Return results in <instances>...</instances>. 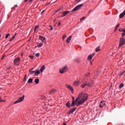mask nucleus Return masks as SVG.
<instances>
[{
    "label": "nucleus",
    "mask_w": 125,
    "mask_h": 125,
    "mask_svg": "<svg viewBox=\"0 0 125 125\" xmlns=\"http://www.w3.org/2000/svg\"><path fill=\"white\" fill-rule=\"evenodd\" d=\"M25 1L26 2V1H28V0H25Z\"/></svg>",
    "instance_id": "54"
},
{
    "label": "nucleus",
    "mask_w": 125,
    "mask_h": 125,
    "mask_svg": "<svg viewBox=\"0 0 125 125\" xmlns=\"http://www.w3.org/2000/svg\"><path fill=\"white\" fill-rule=\"evenodd\" d=\"M119 26H120V24H118L117 25V26L116 27V28H115V29L114 30L115 32H116L117 31V30H118V28H119Z\"/></svg>",
    "instance_id": "31"
},
{
    "label": "nucleus",
    "mask_w": 125,
    "mask_h": 125,
    "mask_svg": "<svg viewBox=\"0 0 125 125\" xmlns=\"http://www.w3.org/2000/svg\"><path fill=\"white\" fill-rule=\"evenodd\" d=\"M0 37H1V35H0Z\"/></svg>",
    "instance_id": "59"
},
{
    "label": "nucleus",
    "mask_w": 125,
    "mask_h": 125,
    "mask_svg": "<svg viewBox=\"0 0 125 125\" xmlns=\"http://www.w3.org/2000/svg\"><path fill=\"white\" fill-rule=\"evenodd\" d=\"M66 38H67V36H66V35H64L62 36V41H64L65 40V39H66Z\"/></svg>",
    "instance_id": "30"
},
{
    "label": "nucleus",
    "mask_w": 125,
    "mask_h": 125,
    "mask_svg": "<svg viewBox=\"0 0 125 125\" xmlns=\"http://www.w3.org/2000/svg\"><path fill=\"white\" fill-rule=\"evenodd\" d=\"M15 36H16V34H15Z\"/></svg>",
    "instance_id": "60"
},
{
    "label": "nucleus",
    "mask_w": 125,
    "mask_h": 125,
    "mask_svg": "<svg viewBox=\"0 0 125 125\" xmlns=\"http://www.w3.org/2000/svg\"><path fill=\"white\" fill-rule=\"evenodd\" d=\"M25 1L26 2V1H28V0H25Z\"/></svg>",
    "instance_id": "55"
},
{
    "label": "nucleus",
    "mask_w": 125,
    "mask_h": 125,
    "mask_svg": "<svg viewBox=\"0 0 125 125\" xmlns=\"http://www.w3.org/2000/svg\"><path fill=\"white\" fill-rule=\"evenodd\" d=\"M39 39H40L41 41H42V42H44V41H45V40L46 39V38L44 37H43L41 35L39 36Z\"/></svg>",
    "instance_id": "10"
},
{
    "label": "nucleus",
    "mask_w": 125,
    "mask_h": 125,
    "mask_svg": "<svg viewBox=\"0 0 125 125\" xmlns=\"http://www.w3.org/2000/svg\"><path fill=\"white\" fill-rule=\"evenodd\" d=\"M76 109L77 108L74 107L68 112V114H72V113H74V112L76 111Z\"/></svg>",
    "instance_id": "14"
},
{
    "label": "nucleus",
    "mask_w": 125,
    "mask_h": 125,
    "mask_svg": "<svg viewBox=\"0 0 125 125\" xmlns=\"http://www.w3.org/2000/svg\"><path fill=\"white\" fill-rule=\"evenodd\" d=\"M30 58H31V59H34V57L33 56H30Z\"/></svg>",
    "instance_id": "40"
},
{
    "label": "nucleus",
    "mask_w": 125,
    "mask_h": 125,
    "mask_svg": "<svg viewBox=\"0 0 125 125\" xmlns=\"http://www.w3.org/2000/svg\"><path fill=\"white\" fill-rule=\"evenodd\" d=\"M124 85H125L124 84V83H121L119 86V88H123V87H124Z\"/></svg>",
    "instance_id": "29"
},
{
    "label": "nucleus",
    "mask_w": 125,
    "mask_h": 125,
    "mask_svg": "<svg viewBox=\"0 0 125 125\" xmlns=\"http://www.w3.org/2000/svg\"><path fill=\"white\" fill-rule=\"evenodd\" d=\"M49 27H51V29H50V30H51V31H52V30H53V27H52V26H51V25H49Z\"/></svg>",
    "instance_id": "37"
},
{
    "label": "nucleus",
    "mask_w": 125,
    "mask_h": 125,
    "mask_svg": "<svg viewBox=\"0 0 125 125\" xmlns=\"http://www.w3.org/2000/svg\"><path fill=\"white\" fill-rule=\"evenodd\" d=\"M30 70H31V71H33V70H34V68H31Z\"/></svg>",
    "instance_id": "49"
},
{
    "label": "nucleus",
    "mask_w": 125,
    "mask_h": 125,
    "mask_svg": "<svg viewBox=\"0 0 125 125\" xmlns=\"http://www.w3.org/2000/svg\"><path fill=\"white\" fill-rule=\"evenodd\" d=\"M68 70V66H67V65H65L59 69V72L60 74H64V73H66V72H67Z\"/></svg>",
    "instance_id": "2"
},
{
    "label": "nucleus",
    "mask_w": 125,
    "mask_h": 125,
    "mask_svg": "<svg viewBox=\"0 0 125 125\" xmlns=\"http://www.w3.org/2000/svg\"><path fill=\"white\" fill-rule=\"evenodd\" d=\"M125 32L122 33V37H125Z\"/></svg>",
    "instance_id": "39"
},
{
    "label": "nucleus",
    "mask_w": 125,
    "mask_h": 125,
    "mask_svg": "<svg viewBox=\"0 0 125 125\" xmlns=\"http://www.w3.org/2000/svg\"><path fill=\"white\" fill-rule=\"evenodd\" d=\"M70 104H71V103H70V102H69L66 103V107H68V108H70V107H72V106L70 105Z\"/></svg>",
    "instance_id": "21"
},
{
    "label": "nucleus",
    "mask_w": 125,
    "mask_h": 125,
    "mask_svg": "<svg viewBox=\"0 0 125 125\" xmlns=\"http://www.w3.org/2000/svg\"><path fill=\"white\" fill-rule=\"evenodd\" d=\"M44 70H45V66L43 65L42 66V67L40 69L41 73H42L43 72V71H44Z\"/></svg>",
    "instance_id": "15"
},
{
    "label": "nucleus",
    "mask_w": 125,
    "mask_h": 125,
    "mask_svg": "<svg viewBox=\"0 0 125 125\" xmlns=\"http://www.w3.org/2000/svg\"><path fill=\"white\" fill-rule=\"evenodd\" d=\"M100 50V46H98L96 48V52H98Z\"/></svg>",
    "instance_id": "27"
},
{
    "label": "nucleus",
    "mask_w": 125,
    "mask_h": 125,
    "mask_svg": "<svg viewBox=\"0 0 125 125\" xmlns=\"http://www.w3.org/2000/svg\"><path fill=\"white\" fill-rule=\"evenodd\" d=\"M18 6L17 5H15V7H17Z\"/></svg>",
    "instance_id": "46"
},
{
    "label": "nucleus",
    "mask_w": 125,
    "mask_h": 125,
    "mask_svg": "<svg viewBox=\"0 0 125 125\" xmlns=\"http://www.w3.org/2000/svg\"><path fill=\"white\" fill-rule=\"evenodd\" d=\"M91 64H92V62H91V61H90Z\"/></svg>",
    "instance_id": "57"
},
{
    "label": "nucleus",
    "mask_w": 125,
    "mask_h": 125,
    "mask_svg": "<svg viewBox=\"0 0 125 125\" xmlns=\"http://www.w3.org/2000/svg\"><path fill=\"white\" fill-rule=\"evenodd\" d=\"M21 56H23V53L21 54Z\"/></svg>",
    "instance_id": "53"
},
{
    "label": "nucleus",
    "mask_w": 125,
    "mask_h": 125,
    "mask_svg": "<svg viewBox=\"0 0 125 125\" xmlns=\"http://www.w3.org/2000/svg\"><path fill=\"white\" fill-rule=\"evenodd\" d=\"M94 55H95V53H93V54L89 55L88 56L87 60H89L90 61V60H91V59H92V57H93V56H94Z\"/></svg>",
    "instance_id": "9"
},
{
    "label": "nucleus",
    "mask_w": 125,
    "mask_h": 125,
    "mask_svg": "<svg viewBox=\"0 0 125 125\" xmlns=\"http://www.w3.org/2000/svg\"><path fill=\"white\" fill-rule=\"evenodd\" d=\"M29 73H30L31 75H34L36 73V71H33L32 70H29Z\"/></svg>",
    "instance_id": "22"
},
{
    "label": "nucleus",
    "mask_w": 125,
    "mask_h": 125,
    "mask_svg": "<svg viewBox=\"0 0 125 125\" xmlns=\"http://www.w3.org/2000/svg\"><path fill=\"white\" fill-rule=\"evenodd\" d=\"M28 83H33V79L32 78H30L28 81Z\"/></svg>",
    "instance_id": "25"
},
{
    "label": "nucleus",
    "mask_w": 125,
    "mask_h": 125,
    "mask_svg": "<svg viewBox=\"0 0 125 125\" xmlns=\"http://www.w3.org/2000/svg\"><path fill=\"white\" fill-rule=\"evenodd\" d=\"M71 40H72V37L70 36L67 38L66 42H67V43H70Z\"/></svg>",
    "instance_id": "13"
},
{
    "label": "nucleus",
    "mask_w": 125,
    "mask_h": 125,
    "mask_svg": "<svg viewBox=\"0 0 125 125\" xmlns=\"http://www.w3.org/2000/svg\"><path fill=\"white\" fill-rule=\"evenodd\" d=\"M44 10H43L42 11V13H44Z\"/></svg>",
    "instance_id": "44"
},
{
    "label": "nucleus",
    "mask_w": 125,
    "mask_h": 125,
    "mask_svg": "<svg viewBox=\"0 0 125 125\" xmlns=\"http://www.w3.org/2000/svg\"><path fill=\"white\" fill-rule=\"evenodd\" d=\"M83 6V4H80L78 5H77L76 7H75L73 10H72V12L74 11H77V10L80 9V8H81V7H82V6Z\"/></svg>",
    "instance_id": "5"
},
{
    "label": "nucleus",
    "mask_w": 125,
    "mask_h": 125,
    "mask_svg": "<svg viewBox=\"0 0 125 125\" xmlns=\"http://www.w3.org/2000/svg\"><path fill=\"white\" fill-rule=\"evenodd\" d=\"M53 21H54V22H55V21H56V20L54 19V20H53Z\"/></svg>",
    "instance_id": "47"
},
{
    "label": "nucleus",
    "mask_w": 125,
    "mask_h": 125,
    "mask_svg": "<svg viewBox=\"0 0 125 125\" xmlns=\"http://www.w3.org/2000/svg\"><path fill=\"white\" fill-rule=\"evenodd\" d=\"M89 75H90V74L88 73V74H87L86 75V77H88V76H89Z\"/></svg>",
    "instance_id": "42"
},
{
    "label": "nucleus",
    "mask_w": 125,
    "mask_h": 125,
    "mask_svg": "<svg viewBox=\"0 0 125 125\" xmlns=\"http://www.w3.org/2000/svg\"><path fill=\"white\" fill-rule=\"evenodd\" d=\"M10 35V34L8 33L7 35H6L5 36V39H7L8 37Z\"/></svg>",
    "instance_id": "35"
},
{
    "label": "nucleus",
    "mask_w": 125,
    "mask_h": 125,
    "mask_svg": "<svg viewBox=\"0 0 125 125\" xmlns=\"http://www.w3.org/2000/svg\"><path fill=\"white\" fill-rule=\"evenodd\" d=\"M119 32H123L125 33V30L124 28H120L119 29Z\"/></svg>",
    "instance_id": "28"
},
{
    "label": "nucleus",
    "mask_w": 125,
    "mask_h": 125,
    "mask_svg": "<svg viewBox=\"0 0 125 125\" xmlns=\"http://www.w3.org/2000/svg\"><path fill=\"white\" fill-rule=\"evenodd\" d=\"M61 22H59V25H61Z\"/></svg>",
    "instance_id": "48"
},
{
    "label": "nucleus",
    "mask_w": 125,
    "mask_h": 125,
    "mask_svg": "<svg viewBox=\"0 0 125 125\" xmlns=\"http://www.w3.org/2000/svg\"><path fill=\"white\" fill-rule=\"evenodd\" d=\"M0 102H5V101H3L1 99V98L0 97Z\"/></svg>",
    "instance_id": "36"
},
{
    "label": "nucleus",
    "mask_w": 125,
    "mask_h": 125,
    "mask_svg": "<svg viewBox=\"0 0 125 125\" xmlns=\"http://www.w3.org/2000/svg\"><path fill=\"white\" fill-rule=\"evenodd\" d=\"M29 1H33V0H29Z\"/></svg>",
    "instance_id": "52"
},
{
    "label": "nucleus",
    "mask_w": 125,
    "mask_h": 125,
    "mask_svg": "<svg viewBox=\"0 0 125 125\" xmlns=\"http://www.w3.org/2000/svg\"><path fill=\"white\" fill-rule=\"evenodd\" d=\"M38 28H39V25H36L35 26V27L34 28V31L36 32V31L37 30V29H38Z\"/></svg>",
    "instance_id": "32"
},
{
    "label": "nucleus",
    "mask_w": 125,
    "mask_h": 125,
    "mask_svg": "<svg viewBox=\"0 0 125 125\" xmlns=\"http://www.w3.org/2000/svg\"><path fill=\"white\" fill-rule=\"evenodd\" d=\"M88 98V95L87 94L84 93L83 92L80 93L78 98L75 100L76 106H79V105L84 103V102L87 100Z\"/></svg>",
    "instance_id": "1"
},
{
    "label": "nucleus",
    "mask_w": 125,
    "mask_h": 125,
    "mask_svg": "<svg viewBox=\"0 0 125 125\" xmlns=\"http://www.w3.org/2000/svg\"><path fill=\"white\" fill-rule=\"evenodd\" d=\"M74 99H75V98L73 97V102L71 104V107H74V106H76V101H74Z\"/></svg>",
    "instance_id": "12"
},
{
    "label": "nucleus",
    "mask_w": 125,
    "mask_h": 125,
    "mask_svg": "<svg viewBox=\"0 0 125 125\" xmlns=\"http://www.w3.org/2000/svg\"><path fill=\"white\" fill-rule=\"evenodd\" d=\"M70 11H66L65 12H63V14L62 16H61V17H64V16H66L67 14L69 13Z\"/></svg>",
    "instance_id": "11"
},
{
    "label": "nucleus",
    "mask_w": 125,
    "mask_h": 125,
    "mask_svg": "<svg viewBox=\"0 0 125 125\" xmlns=\"http://www.w3.org/2000/svg\"><path fill=\"white\" fill-rule=\"evenodd\" d=\"M25 1L26 2V1H28V0H25Z\"/></svg>",
    "instance_id": "56"
},
{
    "label": "nucleus",
    "mask_w": 125,
    "mask_h": 125,
    "mask_svg": "<svg viewBox=\"0 0 125 125\" xmlns=\"http://www.w3.org/2000/svg\"><path fill=\"white\" fill-rule=\"evenodd\" d=\"M35 56H36V57H40V54L39 53H37L35 54Z\"/></svg>",
    "instance_id": "34"
},
{
    "label": "nucleus",
    "mask_w": 125,
    "mask_h": 125,
    "mask_svg": "<svg viewBox=\"0 0 125 125\" xmlns=\"http://www.w3.org/2000/svg\"><path fill=\"white\" fill-rule=\"evenodd\" d=\"M27 78V75H25L24 78V81H26V79Z\"/></svg>",
    "instance_id": "38"
},
{
    "label": "nucleus",
    "mask_w": 125,
    "mask_h": 125,
    "mask_svg": "<svg viewBox=\"0 0 125 125\" xmlns=\"http://www.w3.org/2000/svg\"><path fill=\"white\" fill-rule=\"evenodd\" d=\"M80 1H81V0L78 1V2H80Z\"/></svg>",
    "instance_id": "58"
},
{
    "label": "nucleus",
    "mask_w": 125,
    "mask_h": 125,
    "mask_svg": "<svg viewBox=\"0 0 125 125\" xmlns=\"http://www.w3.org/2000/svg\"><path fill=\"white\" fill-rule=\"evenodd\" d=\"M41 74V71L39 70H36L35 73V76H38V75H40Z\"/></svg>",
    "instance_id": "16"
},
{
    "label": "nucleus",
    "mask_w": 125,
    "mask_h": 125,
    "mask_svg": "<svg viewBox=\"0 0 125 125\" xmlns=\"http://www.w3.org/2000/svg\"><path fill=\"white\" fill-rule=\"evenodd\" d=\"M60 10H58L56 11V12H58V11H59Z\"/></svg>",
    "instance_id": "50"
},
{
    "label": "nucleus",
    "mask_w": 125,
    "mask_h": 125,
    "mask_svg": "<svg viewBox=\"0 0 125 125\" xmlns=\"http://www.w3.org/2000/svg\"><path fill=\"white\" fill-rule=\"evenodd\" d=\"M5 56V55H4L3 57H2V58H1V60H2V59H3V58H4V57Z\"/></svg>",
    "instance_id": "43"
},
{
    "label": "nucleus",
    "mask_w": 125,
    "mask_h": 125,
    "mask_svg": "<svg viewBox=\"0 0 125 125\" xmlns=\"http://www.w3.org/2000/svg\"><path fill=\"white\" fill-rule=\"evenodd\" d=\"M20 61V58L18 57L15 59L14 61V64H15V65H18V63H19Z\"/></svg>",
    "instance_id": "8"
},
{
    "label": "nucleus",
    "mask_w": 125,
    "mask_h": 125,
    "mask_svg": "<svg viewBox=\"0 0 125 125\" xmlns=\"http://www.w3.org/2000/svg\"><path fill=\"white\" fill-rule=\"evenodd\" d=\"M14 39H15V36H14L11 39H10V42H11V41H13Z\"/></svg>",
    "instance_id": "33"
},
{
    "label": "nucleus",
    "mask_w": 125,
    "mask_h": 125,
    "mask_svg": "<svg viewBox=\"0 0 125 125\" xmlns=\"http://www.w3.org/2000/svg\"><path fill=\"white\" fill-rule=\"evenodd\" d=\"M124 73H125V71H123L121 75H123V74H124Z\"/></svg>",
    "instance_id": "45"
},
{
    "label": "nucleus",
    "mask_w": 125,
    "mask_h": 125,
    "mask_svg": "<svg viewBox=\"0 0 125 125\" xmlns=\"http://www.w3.org/2000/svg\"><path fill=\"white\" fill-rule=\"evenodd\" d=\"M66 87L71 91L72 93H74V88L72 85L70 84H66Z\"/></svg>",
    "instance_id": "7"
},
{
    "label": "nucleus",
    "mask_w": 125,
    "mask_h": 125,
    "mask_svg": "<svg viewBox=\"0 0 125 125\" xmlns=\"http://www.w3.org/2000/svg\"><path fill=\"white\" fill-rule=\"evenodd\" d=\"M42 45H43V42H41L38 44L37 46L38 47H41V46H42Z\"/></svg>",
    "instance_id": "23"
},
{
    "label": "nucleus",
    "mask_w": 125,
    "mask_h": 125,
    "mask_svg": "<svg viewBox=\"0 0 125 125\" xmlns=\"http://www.w3.org/2000/svg\"><path fill=\"white\" fill-rule=\"evenodd\" d=\"M84 18H85V17H84L82 18V19H81V21H82V20H83V19H84Z\"/></svg>",
    "instance_id": "41"
},
{
    "label": "nucleus",
    "mask_w": 125,
    "mask_h": 125,
    "mask_svg": "<svg viewBox=\"0 0 125 125\" xmlns=\"http://www.w3.org/2000/svg\"><path fill=\"white\" fill-rule=\"evenodd\" d=\"M92 84H94V83H93V81H91L88 83L87 85L88 86H91V85H92Z\"/></svg>",
    "instance_id": "19"
},
{
    "label": "nucleus",
    "mask_w": 125,
    "mask_h": 125,
    "mask_svg": "<svg viewBox=\"0 0 125 125\" xmlns=\"http://www.w3.org/2000/svg\"><path fill=\"white\" fill-rule=\"evenodd\" d=\"M35 83L37 84H38V83H40V79H36L35 80Z\"/></svg>",
    "instance_id": "24"
},
{
    "label": "nucleus",
    "mask_w": 125,
    "mask_h": 125,
    "mask_svg": "<svg viewBox=\"0 0 125 125\" xmlns=\"http://www.w3.org/2000/svg\"><path fill=\"white\" fill-rule=\"evenodd\" d=\"M81 84V81L79 80H76L73 82V85L74 86H79Z\"/></svg>",
    "instance_id": "6"
},
{
    "label": "nucleus",
    "mask_w": 125,
    "mask_h": 125,
    "mask_svg": "<svg viewBox=\"0 0 125 125\" xmlns=\"http://www.w3.org/2000/svg\"><path fill=\"white\" fill-rule=\"evenodd\" d=\"M63 125H67V124H66V123L63 124Z\"/></svg>",
    "instance_id": "51"
},
{
    "label": "nucleus",
    "mask_w": 125,
    "mask_h": 125,
    "mask_svg": "<svg viewBox=\"0 0 125 125\" xmlns=\"http://www.w3.org/2000/svg\"><path fill=\"white\" fill-rule=\"evenodd\" d=\"M56 91V90L53 89L50 91V93H54Z\"/></svg>",
    "instance_id": "26"
},
{
    "label": "nucleus",
    "mask_w": 125,
    "mask_h": 125,
    "mask_svg": "<svg viewBox=\"0 0 125 125\" xmlns=\"http://www.w3.org/2000/svg\"><path fill=\"white\" fill-rule=\"evenodd\" d=\"M103 102H104L103 101H101V104H100V106L101 108H103V105L104 106H105V105H106V104H105V103H104L103 104Z\"/></svg>",
    "instance_id": "18"
},
{
    "label": "nucleus",
    "mask_w": 125,
    "mask_h": 125,
    "mask_svg": "<svg viewBox=\"0 0 125 125\" xmlns=\"http://www.w3.org/2000/svg\"><path fill=\"white\" fill-rule=\"evenodd\" d=\"M87 85V83H83V84H82L81 85L82 88H84V87H85V86H86V85Z\"/></svg>",
    "instance_id": "20"
},
{
    "label": "nucleus",
    "mask_w": 125,
    "mask_h": 125,
    "mask_svg": "<svg viewBox=\"0 0 125 125\" xmlns=\"http://www.w3.org/2000/svg\"><path fill=\"white\" fill-rule=\"evenodd\" d=\"M75 62H77V63H80L81 62V59L76 58L74 60Z\"/></svg>",
    "instance_id": "17"
},
{
    "label": "nucleus",
    "mask_w": 125,
    "mask_h": 125,
    "mask_svg": "<svg viewBox=\"0 0 125 125\" xmlns=\"http://www.w3.org/2000/svg\"><path fill=\"white\" fill-rule=\"evenodd\" d=\"M25 98V95H23L22 97H20L17 100L15 103L14 104H17V103H20V102H22L24 101V99Z\"/></svg>",
    "instance_id": "3"
},
{
    "label": "nucleus",
    "mask_w": 125,
    "mask_h": 125,
    "mask_svg": "<svg viewBox=\"0 0 125 125\" xmlns=\"http://www.w3.org/2000/svg\"><path fill=\"white\" fill-rule=\"evenodd\" d=\"M125 44V40L124 38H121L119 42V47L123 46Z\"/></svg>",
    "instance_id": "4"
}]
</instances>
